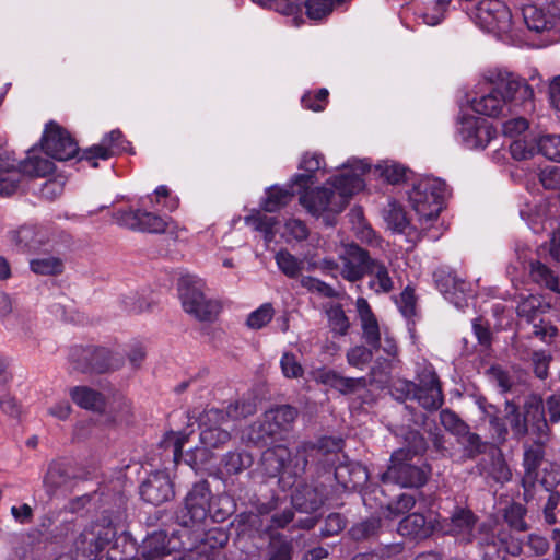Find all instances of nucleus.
<instances>
[{
    "label": "nucleus",
    "mask_w": 560,
    "mask_h": 560,
    "mask_svg": "<svg viewBox=\"0 0 560 560\" xmlns=\"http://www.w3.org/2000/svg\"><path fill=\"white\" fill-rule=\"evenodd\" d=\"M485 80L487 88L470 102L477 114L499 117L511 112L513 104H524L534 97V91L525 79L506 69L489 70Z\"/></svg>",
    "instance_id": "nucleus-1"
},
{
    "label": "nucleus",
    "mask_w": 560,
    "mask_h": 560,
    "mask_svg": "<svg viewBox=\"0 0 560 560\" xmlns=\"http://www.w3.org/2000/svg\"><path fill=\"white\" fill-rule=\"evenodd\" d=\"M226 505H230L228 498L213 494L210 483L200 480L187 491L176 512V520L185 527L203 525L208 520L222 522L231 514Z\"/></svg>",
    "instance_id": "nucleus-2"
},
{
    "label": "nucleus",
    "mask_w": 560,
    "mask_h": 560,
    "mask_svg": "<svg viewBox=\"0 0 560 560\" xmlns=\"http://www.w3.org/2000/svg\"><path fill=\"white\" fill-rule=\"evenodd\" d=\"M320 450L312 444H304L296 450L294 456L284 445L267 448L261 455V468L267 477L275 478L280 475L296 477L303 474L310 458L314 459Z\"/></svg>",
    "instance_id": "nucleus-3"
},
{
    "label": "nucleus",
    "mask_w": 560,
    "mask_h": 560,
    "mask_svg": "<svg viewBox=\"0 0 560 560\" xmlns=\"http://www.w3.org/2000/svg\"><path fill=\"white\" fill-rule=\"evenodd\" d=\"M523 409L524 411L521 413L516 404L513 401L505 402L506 418L510 420L514 435L522 438L533 433L538 439L549 435L541 397L534 394L527 396Z\"/></svg>",
    "instance_id": "nucleus-4"
},
{
    "label": "nucleus",
    "mask_w": 560,
    "mask_h": 560,
    "mask_svg": "<svg viewBox=\"0 0 560 560\" xmlns=\"http://www.w3.org/2000/svg\"><path fill=\"white\" fill-rule=\"evenodd\" d=\"M450 195L444 180L435 177L420 179L409 192V201L419 221L427 224L435 220Z\"/></svg>",
    "instance_id": "nucleus-5"
},
{
    "label": "nucleus",
    "mask_w": 560,
    "mask_h": 560,
    "mask_svg": "<svg viewBox=\"0 0 560 560\" xmlns=\"http://www.w3.org/2000/svg\"><path fill=\"white\" fill-rule=\"evenodd\" d=\"M429 475V466L419 456H413L410 450L399 448L392 454L390 465L382 479L406 488H418L427 482Z\"/></svg>",
    "instance_id": "nucleus-6"
},
{
    "label": "nucleus",
    "mask_w": 560,
    "mask_h": 560,
    "mask_svg": "<svg viewBox=\"0 0 560 560\" xmlns=\"http://www.w3.org/2000/svg\"><path fill=\"white\" fill-rule=\"evenodd\" d=\"M178 291L184 311L196 319L212 322L220 313V303L206 298L202 280L191 276L182 277Z\"/></svg>",
    "instance_id": "nucleus-7"
},
{
    "label": "nucleus",
    "mask_w": 560,
    "mask_h": 560,
    "mask_svg": "<svg viewBox=\"0 0 560 560\" xmlns=\"http://www.w3.org/2000/svg\"><path fill=\"white\" fill-rule=\"evenodd\" d=\"M69 362L73 370L82 373H104L121 365V359L114 357L108 349L93 346L72 347Z\"/></svg>",
    "instance_id": "nucleus-8"
},
{
    "label": "nucleus",
    "mask_w": 560,
    "mask_h": 560,
    "mask_svg": "<svg viewBox=\"0 0 560 560\" xmlns=\"http://www.w3.org/2000/svg\"><path fill=\"white\" fill-rule=\"evenodd\" d=\"M471 18L480 28L499 36L512 31V13L501 0H481Z\"/></svg>",
    "instance_id": "nucleus-9"
},
{
    "label": "nucleus",
    "mask_w": 560,
    "mask_h": 560,
    "mask_svg": "<svg viewBox=\"0 0 560 560\" xmlns=\"http://www.w3.org/2000/svg\"><path fill=\"white\" fill-rule=\"evenodd\" d=\"M416 378L419 389L418 404L425 410H438L444 402V396L434 368L425 361L418 363Z\"/></svg>",
    "instance_id": "nucleus-10"
},
{
    "label": "nucleus",
    "mask_w": 560,
    "mask_h": 560,
    "mask_svg": "<svg viewBox=\"0 0 560 560\" xmlns=\"http://www.w3.org/2000/svg\"><path fill=\"white\" fill-rule=\"evenodd\" d=\"M42 147L47 155L59 161L70 160L79 151L70 133L54 121L46 125Z\"/></svg>",
    "instance_id": "nucleus-11"
},
{
    "label": "nucleus",
    "mask_w": 560,
    "mask_h": 560,
    "mask_svg": "<svg viewBox=\"0 0 560 560\" xmlns=\"http://www.w3.org/2000/svg\"><path fill=\"white\" fill-rule=\"evenodd\" d=\"M348 166L351 167L352 171L336 176L332 182L336 198L343 208L349 202L351 196L363 188L361 176L370 170V164L364 161L349 162Z\"/></svg>",
    "instance_id": "nucleus-12"
},
{
    "label": "nucleus",
    "mask_w": 560,
    "mask_h": 560,
    "mask_svg": "<svg viewBox=\"0 0 560 560\" xmlns=\"http://www.w3.org/2000/svg\"><path fill=\"white\" fill-rule=\"evenodd\" d=\"M116 220L124 228L149 233H163L168 226L167 219L142 210L118 211Z\"/></svg>",
    "instance_id": "nucleus-13"
},
{
    "label": "nucleus",
    "mask_w": 560,
    "mask_h": 560,
    "mask_svg": "<svg viewBox=\"0 0 560 560\" xmlns=\"http://www.w3.org/2000/svg\"><path fill=\"white\" fill-rule=\"evenodd\" d=\"M548 440V435L541 439L536 438L532 443L525 442L523 444V468L524 475L522 477V486L524 488L525 495L529 493L530 489L535 486L538 469L545 458V443Z\"/></svg>",
    "instance_id": "nucleus-14"
},
{
    "label": "nucleus",
    "mask_w": 560,
    "mask_h": 560,
    "mask_svg": "<svg viewBox=\"0 0 560 560\" xmlns=\"http://www.w3.org/2000/svg\"><path fill=\"white\" fill-rule=\"evenodd\" d=\"M369 253L355 244L345 247L340 256V273L343 279L355 282L361 280L368 272L370 262L373 261Z\"/></svg>",
    "instance_id": "nucleus-15"
},
{
    "label": "nucleus",
    "mask_w": 560,
    "mask_h": 560,
    "mask_svg": "<svg viewBox=\"0 0 560 560\" xmlns=\"http://www.w3.org/2000/svg\"><path fill=\"white\" fill-rule=\"evenodd\" d=\"M141 498L153 505H160L174 497L173 482L164 471H155L140 486Z\"/></svg>",
    "instance_id": "nucleus-16"
},
{
    "label": "nucleus",
    "mask_w": 560,
    "mask_h": 560,
    "mask_svg": "<svg viewBox=\"0 0 560 560\" xmlns=\"http://www.w3.org/2000/svg\"><path fill=\"white\" fill-rule=\"evenodd\" d=\"M328 499L327 487L323 483H301L292 494L293 506L304 513L319 510Z\"/></svg>",
    "instance_id": "nucleus-17"
},
{
    "label": "nucleus",
    "mask_w": 560,
    "mask_h": 560,
    "mask_svg": "<svg viewBox=\"0 0 560 560\" xmlns=\"http://www.w3.org/2000/svg\"><path fill=\"white\" fill-rule=\"evenodd\" d=\"M126 149V141L120 130L115 129L106 133L100 143L82 151L81 160H86L91 166H98L97 160H108Z\"/></svg>",
    "instance_id": "nucleus-18"
},
{
    "label": "nucleus",
    "mask_w": 560,
    "mask_h": 560,
    "mask_svg": "<svg viewBox=\"0 0 560 560\" xmlns=\"http://www.w3.org/2000/svg\"><path fill=\"white\" fill-rule=\"evenodd\" d=\"M434 279L440 292L456 307H463L466 303L465 295L469 291V284L452 270L441 268L434 272Z\"/></svg>",
    "instance_id": "nucleus-19"
},
{
    "label": "nucleus",
    "mask_w": 560,
    "mask_h": 560,
    "mask_svg": "<svg viewBox=\"0 0 560 560\" xmlns=\"http://www.w3.org/2000/svg\"><path fill=\"white\" fill-rule=\"evenodd\" d=\"M336 197L332 188L323 187L306 191L300 197V202L313 215L324 212L339 213L343 207Z\"/></svg>",
    "instance_id": "nucleus-20"
},
{
    "label": "nucleus",
    "mask_w": 560,
    "mask_h": 560,
    "mask_svg": "<svg viewBox=\"0 0 560 560\" xmlns=\"http://www.w3.org/2000/svg\"><path fill=\"white\" fill-rule=\"evenodd\" d=\"M11 240L21 252H36L54 241L48 229L27 225L11 232Z\"/></svg>",
    "instance_id": "nucleus-21"
},
{
    "label": "nucleus",
    "mask_w": 560,
    "mask_h": 560,
    "mask_svg": "<svg viewBox=\"0 0 560 560\" xmlns=\"http://www.w3.org/2000/svg\"><path fill=\"white\" fill-rule=\"evenodd\" d=\"M458 132L470 149L485 148L490 139V130L485 120L475 116H464L458 122Z\"/></svg>",
    "instance_id": "nucleus-22"
},
{
    "label": "nucleus",
    "mask_w": 560,
    "mask_h": 560,
    "mask_svg": "<svg viewBox=\"0 0 560 560\" xmlns=\"http://www.w3.org/2000/svg\"><path fill=\"white\" fill-rule=\"evenodd\" d=\"M477 517L464 508H456L452 515L444 520L443 529L446 534L457 537L463 541H471Z\"/></svg>",
    "instance_id": "nucleus-23"
},
{
    "label": "nucleus",
    "mask_w": 560,
    "mask_h": 560,
    "mask_svg": "<svg viewBox=\"0 0 560 560\" xmlns=\"http://www.w3.org/2000/svg\"><path fill=\"white\" fill-rule=\"evenodd\" d=\"M522 16L526 27L536 34L550 32L559 22L557 14L552 13L551 3L547 10L535 4H525Z\"/></svg>",
    "instance_id": "nucleus-24"
},
{
    "label": "nucleus",
    "mask_w": 560,
    "mask_h": 560,
    "mask_svg": "<svg viewBox=\"0 0 560 560\" xmlns=\"http://www.w3.org/2000/svg\"><path fill=\"white\" fill-rule=\"evenodd\" d=\"M256 412V405L252 401L237 400L230 404L226 409L209 408L206 410V420L211 423H225L237 421Z\"/></svg>",
    "instance_id": "nucleus-25"
},
{
    "label": "nucleus",
    "mask_w": 560,
    "mask_h": 560,
    "mask_svg": "<svg viewBox=\"0 0 560 560\" xmlns=\"http://www.w3.org/2000/svg\"><path fill=\"white\" fill-rule=\"evenodd\" d=\"M335 478L343 489L355 490L368 481L369 474L360 463L347 460L336 467Z\"/></svg>",
    "instance_id": "nucleus-26"
},
{
    "label": "nucleus",
    "mask_w": 560,
    "mask_h": 560,
    "mask_svg": "<svg viewBox=\"0 0 560 560\" xmlns=\"http://www.w3.org/2000/svg\"><path fill=\"white\" fill-rule=\"evenodd\" d=\"M55 240L48 246L52 253H43L30 260V269L38 276H59L65 270V260L56 248Z\"/></svg>",
    "instance_id": "nucleus-27"
},
{
    "label": "nucleus",
    "mask_w": 560,
    "mask_h": 560,
    "mask_svg": "<svg viewBox=\"0 0 560 560\" xmlns=\"http://www.w3.org/2000/svg\"><path fill=\"white\" fill-rule=\"evenodd\" d=\"M72 481L70 468L61 462L49 464L43 485L48 495H55L59 490L69 488Z\"/></svg>",
    "instance_id": "nucleus-28"
},
{
    "label": "nucleus",
    "mask_w": 560,
    "mask_h": 560,
    "mask_svg": "<svg viewBox=\"0 0 560 560\" xmlns=\"http://www.w3.org/2000/svg\"><path fill=\"white\" fill-rule=\"evenodd\" d=\"M200 442L207 448H219L231 440V433L228 429L222 428L225 423H211L206 420V410L200 417Z\"/></svg>",
    "instance_id": "nucleus-29"
},
{
    "label": "nucleus",
    "mask_w": 560,
    "mask_h": 560,
    "mask_svg": "<svg viewBox=\"0 0 560 560\" xmlns=\"http://www.w3.org/2000/svg\"><path fill=\"white\" fill-rule=\"evenodd\" d=\"M164 532H154L147 536L141 546V555L145 560H156L170 555L175 546Z\"/></svg>",
    "instance_id": "nucleus-30"
},
{
    "label": "nucleus",
    "mask_w": 560,
    "mask_h": 560,
    "mask_svg": "<svg viewBox=\"0 0 560 560\" xmlns=\"http://www.w3.org/2000/svg\"><path fill=\"white\" fill-rule=\"evenodd\" d=\"M432 532L431 523L423 514L412 513L402 518L398 525V533L413 539L428 537Z\"/></svg>",
    "instance_id": "nucleus-31"
},
{
    "label": "nucleus",
    "mask_w": 560,
    "mask_h": 560,
    "mask_svg": "<svg viewBox=\"0 0 560 560\" xmlns=\"http://www.w3.org/2000/svg\"><path fill=\"white\" fill-rule=\"evenodd\" d=\"M366 275L370 276L369 288L377 294L389 293L395 289L394 280L387 267L380 260L370 262Z\"/></svg>",
    "instance_id": "nucleus-32"
},
{
    "label": "nucleus",
    "mask_w": 560,
    "mask_h": 560,
    "mask_svg": "<svg viewBox=\"0 0 560 560\" xmlns=\"http://www.w3.org/2000/svg\"><path fill=\"white\" fill-rule=\"evenodd\" d=\"M70 397L75 405L86 410L101 412L106 405L105 397L100 392L88 386L71 388Z\"/></svg>",
    "instance_id": "nucleus-33"
},
{
    "label": "nucleus",
    "mask_w": 560,
    "mask_h": 560,
    "mask_svg": "<svg viewBox=\"0 0 560 560\" xmlns=\"http://www.w3.org/2000/svg\"><path fill=\"white\" fill-rule=\"evenodd\" d=\"M479 468L481 475L499 483H505L512 478V471L500 451L493 453L488 463L480 464Z\"/></svg>",
    "instance_id": "nucleus-34"
},
{
    "label": "nucleus",
    "mask_w": 560,
    "mask_h": 560,
    "mask_svg": "<svg viewBox=\"0 0 560 560\" xmlns=\"http://www.w3.org/2000/svg\"><path fill=\"white\" fill-rule=\"evenodd\" d=\"M293 539L281 533H270L266 560H292Z\"/></svg>",
    "instance_id": "nucleus-35"
},
{
    "label": "nucleus",
    "mask_w": 560,
    "mask_h": 560,
    "mask_svg": "<svg viewBox=\"0 0 560 560\" xmlns=\"http://www.w3.org/2000/svg\"><path fill=\"white\" fill-rule=\"evenodd\" d=\"M298 416L295 408L289 405H282L266 411V421L270 422L277 435L289 430Z\"/></svg>",
    "instance_id": "nucleus-36"
},
{
    "label": "nucleus",
    "mask_w": 560,
    "mask_h": 560,
    "mask_svg": "<svg viewBox=\"0 0 560 560\" xmlns=\"http://www.w3.org/2000/svg\"><path fill=\"white\" fill-rule=\"evenodd\" d=\"M253 458L248 453L229 452L221 459L220 472L226 476L238 475L249 468Z\"/></svg>",
    "instance_id": "nucleus-37"
},
{
    "label": "nucleus",
    "mask_w": 560,
    "mask_h": 560,
    "mask_svg": "<svg viewBox=\"0 0 560 560\" xmlns=\"http://www.w3.org/2000/svg\"><path fill=\"white\" fill-rule=\"evenodd\" d=\"M54 162L47 158L37 156L31 151L20 163V171L30 176L44 177L54 172Z\"/></svg>",
    "instance_id": "nucleus-38"
},
{
    "label": "nucleus",
    "mask_w": 560,
    "mask_h": 560,
    "mask_svg": "<svg viewBox=\"0 0 560 560\" xmlns=\"http://www.w3.org/2000/svg\"><path fill=\"white\" fill-rule=\"evenodd\" d=\"M383 219L393 232L404 233L409 225L404 208L396 201H389L383 209Z\"/></svg>",
    "instance_id": "nucleus-39"
},
{
    "label": "nucleus",
    "mask_w": 560,
    "mask_h": 560,
    "mask_svg": "<svg viewBox=\"0 0 560 560\" xmlns=\"http://www.w3.org/2000/svg\"><path fill=\"white\" fill-rule=\"evenodd\" d=\"M245 223L254 230L264 233L267 243H270L275 238V226L278 223L276 218L262 214L260 211H254L252 214L245 217Z\"/></svg>",
    "instance_id": "nucleus-40"
},
{
    "label": "nucleus",
    "mask_w": 560,
    "mask_h": 560,
    "mask_svg": "<svg viewBox=\"0 0 560 560\" xmlns=\"http://www.w3.org/2000/svg\"><path fill=\"white\" fill-rule=\"evenodd\" d=\"M530 278L538 284L545 285L549 290L560 293L559 278L546 265L540 261L530 264Z\"/></svg>",
    "instance_id": "nucleus-41"
},
{
    "label": "nucleus",
    "mask_w": 560,
    "mask_h": 560,
    "mask_svg": "<svg viewBox=\"0 0 560 560\" xmlns=\"http://www.w3.org/2000/svg\"><path fill=\"white\" fill-rule=\"evenodd\" d=\"M328 327L334 336H346L350 329V322L339 304L331 305L326 311Z\"/></svg>",
    "instance_id": "nucleus-42"
},
{
    "label": "nucleus",
    "mask_w": 560,
    "mask_h": 560,
    "mask_svg": "<svg viewBox=\"0 0 560 560\" xmlns=\"http://www.w3.org/2000/svg\"><path fill=\"white\" fill-rule=\"evenodd\" d=\"M277 433L272 428L271 423L266 421V412L262 415L260 419L255 421L248 429L247 439L252 443L267 444L268 440L277 438Z\"/></svg>",
    "instance_id": "nucleus-43"
},
{
    "label": "nucleus",
    "mask_w": 560,
    "mask_h": 560,
    "mask_svg": "<svg viewBox=\"0 0 560 560\" xmlns=\"http://www.w3.org/2000/svg\"><path fill=\"white\" fill-rule=\"evenodd\" d=\"M293 195L288 189L281 187H271L266 191V198L261 202V208L266 212H276L287 206Z\"/></svg>",
    "instance_id": "nucleus-44"
},
{
    "label": "nucleus",
    "mask_w": 560,
    "mask_h": 560,
    "mask_svg": "<svg viewBox=\"0 0 560 560\" xmlns=\"http://www.w3.org/2000/svg\"><path fill=\"white\" fill-rule=\"evenodd\" d=\"M324 162V158L318 153H305L301 160L300 168L305 171L307 174L295 175L294 180L300 185H307L311 183L312 174L320 170Z\"/></svg>",
    "instance_id": "nucleus-45"
},
{
    "label": "nucleus",
    "mask_w": 560,
    "mask_h": 560,
    "mask_svg": "<svg viewBox=\"0 0 560 560\" xmlns=\"http://www.w3.org/2000/svg\"><path fill=\"white\" fill-rule=\"evenodd\" d=\"M275 259L278 268L288 278H296L303 269V261L298 259L295 256H293L285 249L278 252L275 256Z\"/></svg>",
    "instance_id": "nucleus-46"
},
{
    "label": "nucleus",
    "mask_w": 560,
    "mask_h": 560,
    "mask_svg": "<svg viewBox=\"0 0 560 560\" xmlns=\"http://www.w3.org/2000/svg\"><path fill=\"white\" fill-rule=\"evenodd\" d=\"M406 167L396 162L385 161L375 166V173L389 184H399L406 177Z\"/></svg>",
    "instance_id": "nucleus-47"
},
{
    "label": "nucleus",
    "mask_w": 560,
    "mask_h": 560,
    "mask_svg": "<svg viewBox=\"0 0 560 560\" xmlns=\"http://www.w3.org/2000/svg\"><path fill=\"white\" fill-rule=\"evenodd\" d=\"M517 315L525 318L526 322H535L538 319L542 311V303L539 298L530 295L523 299L516 308Z\"/></svg>",
    "instance_id": "nucleus-48"
},
{
    "label": "nucleus",
    "mask_w": 560,
    "mask_h": 560,
    "mask_svg": "<svg viewBox=\"0 0 560 560\" xmlns=\"http://www.w3.org/2000/svg\"><path fill=\"white\" fill-rule=\"evenodd\" d=\"M390 394L399 401H406L409 399L418 401L419 389L417 384L412 381L396 380L390 386Z\"/></svg>",
    "instance_id": "nucleus-49"
},
{
    "label": "nucleus",
    "mask_w": 560,
    "mask_h": 560,
    "mask_svg": "<svg viewBox=\"0 0 560 560\" xmlns=\"http://www.w3.org/2000/svg\"><path fill=\"white\" fill-rule=\"evenodd\" d=\"M486 415L489 421L491 438L493 442L499 444L505 442L509 431L504 420L498 416L493 406L489 407V409L486 411Z\"/></svg>",
    "instance_id": "nucleus-50"
},
{
    "label": "nucleus",
    "mask_w": 560,
    "mask_h": 560,
    "mask_svg": "<svg viewBox=\"0 0 560 560\" xmlns=\"http://www.w3.org/2000/svg\"><path fill=\"white\" fill-rule=\"evenodd\" d=\"M273 315L272 305L265 303L247 316L246 325L250 329H261L272 319Z\"/></svg>",
    "instance_id": "nucleus-51"
},
{
    "label": "nucleus",
    "mask_w": 560,
    "mask_h": 560,
    "mask_svg": "<svg viewBox=\"0 0 560 560\" xmlns=\"http://www.w3.org/2000/svg\"><path fill=\"white\" fill-rule=\"evenodd\" d=\"M361 322L362 338L372 349L381 348V330L376 317L366 318Z\"/></svg>",
    "instance_id": "nucleus-52"
},
{
    "label": "nucleus",
    "mask_w": 560,
    "mask_h": 560,
    "mask_svg": "<svg viewBox=\"0 0 560 560\" xmlns=\"http://www.w3.org/2000/svg\"><path fill=\"white\" fill-rule=\"evenodd\" d=\"M538 151L548 160L560 163V136L546 135L537 143Z\"/></svg>",
    "instance_id": "nucleus-53"
},
{
    "label": "nucleus",
    "mask_w": 560,
    "mask_h": 560,
    "mask_svg": "<svg viewBox=\"0 0 560 560\" xmlns=\"http://www.w3.org/2000/svg\"><path fill=\"white\" fill-rule=\"evenodd\" d=\"M440 421L446 431L456 436L467 432L468 425L451 409L441 410Z\"/></svg>",
    "instance_id": "nucleus-54"
},
{
    "label": "nucleus",
    "mask_w": 560,
    "mask_h": 560,
    "mask_svg": "<svg viewBox=\"0 0 560 560\" xmlns=\"http://www.w3.org/2000/svg\"><path fill=\"white\" fill-rule=\"evenodd\" d=\"M395 301L404 317L411 318L416 316L417 299L415 290L410 285H407Z\"/></svg>",
    "instance_id": "nucleus-55"
},
{
    "label": "nucleus",
    "mask_w": 560,
    "mask_h": 560,
    "mask_svg": "<svg viewBox=\"0 0 560 560\" xmlns=\"http://www.w3.org/2000/svg\"><path fill=\"white\" fill-rule=\"evenodd\" d=\"M371 347L355 346L348 350L347 362L357 369L363 370L364 366L371 362L373 358V351Z\"/></svg>",
    "instance_id": "nucleus-56"
},
{
    "label": "nucleus",
    "mask_w": 560,
    "mask_h": 560,
    "mask_svg": "<svg viewBox=\"0 0 560 560\" xmlns=\"http://www.w3.org/2000/svg\"><path fill=\"white\" fill-rule=\"evenodd\" d=\"M328 96L329 92L327 89L323 88L319 89L317 92L312 93H305L302 96V105L306 109H311L313 112H322L325 109L327 103H328Z\"/></svg>",
    "instance_id": "nucleus-57"
},
{
    "label": "nucleus",
    "mask_w": 560,
    "mask_h": 560,
    "mask_svg": "<svg viewBox=\"0 0 560 560\" xmlns=\"http://www.w3.org/2000/svg\"><path fill=\"white\" fill-rule=\"evenodd\" d=\"M487 375L489 380L495 384L502 393H508L514 385V380L508 371L499 365H492L488 369Z\"/></svg>",
    "instance_id": "nucleus-58"
},
{
    "label": "nucleus",
    "mask_w": 560,
    "mask_h": 560,
    "mask_svg": "<svg viewBox=\"0 0 560 560\" xmlns=\"http://www.w3.org/2000/svg\"><path fill=\"white\" fill-rule=\"evenodd\" d=\"M482 560H505L504 550L500 545L499 536H489L480 542Z\"/></svg>",
    "instance_id": "nucleus-59"
},
{
    "label": "nucleus",
    "mask_w": 560,
    "mask_h": 560,
    "mask_svg": "<svg viewBox=\"0 0 560 560\" xmlns=\"http://www.w3.org/2000/svg\"><path fill=\"white\" fill-rule=\"evenodd\" d=\"M448 3L450 0H438L431 7H427L425 11L421 14L422 21L427 25H438L443 20Z\"/></svg>",
    "instance_id": "nucleus-60"
},
{
    "label": "nucleus",
    "mask_w": 560,
    "mask_h": 560,
    "mask_svg": "<svg viewBox=\"0 0 560 560\" xmlns=\"http://www.w3.org/2000/svg\"><path fill=\"white\" fill-rule=\"evenodd\" d=\"M280 366L283 375L288 378H299L303 376L304 369L291 352H285L281 357Z\"/></svg>",
    "instance_id": "nucleus-61"
},
{
    "label": "nucleus",
    "mask_w": 560,
    "mask_h": 560,
    "mask_svg": "<svg viewBox=\"0 0 560 560\" xmlns=\"http://www.w3.org/2000/svg\"><path fill=\"white\" fill-rule=\"evenodd\" d=\"M459 442L464 445L465 453L469 458H474L476 455L482 452V442L480 436L476 433L469 431V427L467 428V432L463 435L457 436Z\"/></svg>",
    "instance_id": "nucleus-62"
},
{
    "label": "nucleus",
    "mask_w": 560,
    "mask_h": 560,
    "mask_svg": "<svg viewBox=\"0 0 560 560\" xmlns=\"http://www.w3.org/2000/svg\"><path fill=\"white\" fill-rule=\"evenodd\" d=\"M499 541L502 545L505 557L508 555L518 557L523 551V542L520 538L512 536L506 532L499 533Z\"/></svg>",
    "instance_id": "nucleus-63"
},
{
    "label": "nucleus",
    "mask_w": 560,
    "mask_h": 560,
    "mask_svg": "<svg viewBox=\"0 0 560 560\" xmlns=\"http://www.w3.org/2000/svg\"><path fill=\"white\" fill-rule=\"evenodd\" d=\"M539 180L546 189L560 188V167L548 166L540 171Z\"/></svg>",
    "instance_id": "nucleus-64"
}]
</instances>
